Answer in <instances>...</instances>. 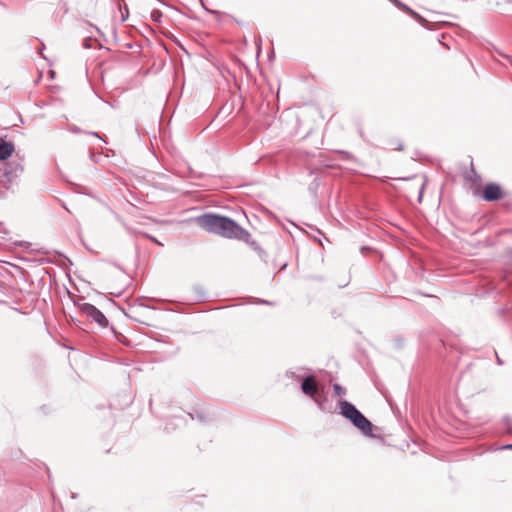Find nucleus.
I'll return each instance as SVG.
<instances>
[{
    "label": "nucleus",
    "mask_w": 512,
    "mask_h": 512,
    "mask_svg": "<svg viewBox=\"0 0 512 512\" xmlns=\"http://www.w3.org/2000/svg\"><path fill=\"white\" fill-rule=\"evenodd\" d=\"M509 448H511V449H512V444L509 446Z\"/></svg>",
    "instance_id": "obj_11"
},
{
    "label": "nucleus",
    "mask_w": 512,
    "mask_h": 512,
    "mask_svg": "<svg viewBox=\"0 0 512 512\" xmlns=\"http://www.w3.org/2000/svg\"><path fill=\"white\" fill-rule=\"evenodd\" d=\"M301 389L305 395L311 397L314 401H317L316 395L318 394V385L314 376L306 377L301 384Z\"/></svg>",
    "instance_id": "obj_4"
},
{
    "label": "nucleus",
    "mask_w": 512,
    "mask_h": 512,
    "mask_svg": "<svg viewBox=\"0 0 512 512\" xmlns=\"http://www.w3.org/2000/svg\"><path fill=\"white\" fill-rule=\"evenodd\" d=\"M79 309L83 315H85L92 321L96 322L101 327H106L108 325L107 318L94 305L89 303H83L79 305Z\"/></svg>",
    "instance_id": "obj_2"
},
{
    "label": "nucleus",
    "mask_w": 512,
    "mask_h": 512,
    "mask_svg": "<svg viewBox=\"0 0 512 512\" xmlns=\"http://www.w3.org/2000/svg\"><path fill=\"white\" fill-rule=\"evenodd\" d=\"M482 196L486 201H497L505 196V192L500 185L489 183L483 188Z\"/></svg>",
    "instance_id": "obj_3"
},
{
    "label": "nucleus",
    "mask_w": 512,
    "mask_h": 512,
    "mask_svg": "<svg viewBox=\"0 0 512 512\" xmlns=\"http://www.w3.org/2000/svg\"><path fill=\"white\" fill-rule=\"evenodd\" d=\"M339 406L341 409V414L351 422H353L358 417V415L361 414V412L358 411L356 407L348 401H341Z\"/></svg>",
    "instance_id": "obj_5"
},
{
    "label": "nucleus",
    "mask_w": 512,
    "mask_h": 512,
    "mask_svg": "<svg viewBox=\"0 0 512 512\" xmlns=\"http://www.w3.org/2000/svg\"><path fill=\"white\" fill-rule=\"evenodd\" d=\"M333 390H334L335 395L339 396V397L345 395V393H346L345 389L342 386H340L339 384H334Z\"/></svg>",
    "instance_id": "obj_9"
},
{
    "label": "nucleus",
    "mask_w": 512,
    "mask_h": 512,
    "mask_svg": "<svg viewBox=\"0 0 512 512\" xmlns=\"http://www.w3.org/2000/svg\"><path fill=\"white\" fill-rule=\"evenodd\" d=\"M403 10L407 11L411 16H413L416 20L420 22H424L425 20L416 12L408 8L407 6H403Z\"/></svg>",
    "instance_id": "obj_10"
},
{
    "label": "nucleus",
    "mask_w": 512,
    "mask_h": 512,
    "mask_svg": "<svg viewBox=\"0 0 512 512\" xmlns=\"http://www.w3.org/2000/svg\"><path fill=\"white\" fill-rule=\"evenodd\" d=\"M198 226L207 232L220 235L224 238L236 239L248 243L251 234L228 217L215 214H204L197 217Z\"/></svg>",
    "instance_id": "obj_1"
},
{
    "label": "nucleus",
    "mask_w": 512,
    "mask_h": 512,
    "mask_svg": "<svg viewBox=\"0 0 512 512\" xmlns=\"http://www.w3.org/2000/svg\"><path fill=\"white\" fill-rule=\"evenodd\" d=\"M14 151V147L12 144L8 142H1L0 143V160H5L8 157L11 156V154Z\"/></svg>",
    "instance_id": "obj_7"
},
{
    "label": "nucleus",
    "mask_w": 512,
    "mask_h": 512,
    "mask_svg": "<svg viewBox=\"0 0 512 512\" xmlns=\"http://www.w3.org/2000/svg\"><path fill=\"white\" fill-rule=\"evenodd\" d=\"M352 423L364 434H370L372 432L371 422L362 413L358 415Z\"/></svg>",
    "instance_id": "obj_6"
},
{
    "label": "nucleus",
    "mask_w": 512,
    "mask_h": 512,
    "mask_svg": "<svg viewBox=\"0 0 512 512\" xmlns=\"http://www.w3.org/2000/svg\"><path fill=\"white\" fill-rule=\"evenodd\" d=\"M389 146L391 147V149L393 150H398V151H402L404 149V145L402 142L398 141V140H390L389 141Z\"/></svg>",
    "instance_id": "obj_8"
}]
</instances>
